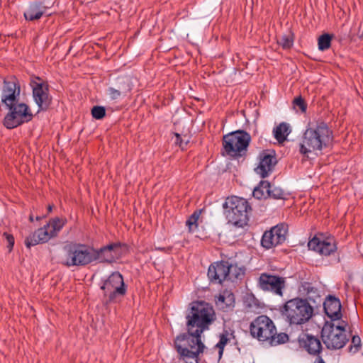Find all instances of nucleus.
<instances>
[{
    "label": "nucleus",
    "mask_w": 363,
    "mask_h": 363,
    "mask_svg": "<svg viewBox=\"0 0 363 363\" xmlns=\"http://www.w3.org/2000/svg\"><path fill=\"white\" fill-rule=\"evenodd\" d=\"M65 260L62 264L67 267L86 266L94 262V247L83 244H69L64 247Z\"/></svg>",
    "instance_id": "4"
},
{
    "label": "nucleus",
    "mask_w": 363,
    "mask_h": 363,
    "mask_svg": "<svg viewBox=\"0 0 363 363\" xmlns=\"http://www.w3.org/2000/svg\"><path fill=\"white\" fill-rule=\"evenodd\" d=\"M347 324L342 321L338 325L331 322H325L321 330V339L329 350H339L345 347L349 341L345 334Z\"/></svg>",
    "instance_id": "5"
},
{
    "label": "nucleus",
    "mask_w": 363,
    "mask_h": 363,
    "mask_svg": "<svg viewBox=\"0 0 363 363\" xmlns=\"http://www.w3.org/2000/svg\"><path fill=\"white\" fill-rule=\"evenodd\" d=\"M293 104L294 108L299 109L301 113L306 111L307 105L301 96L295 98L293 101Z\"/></svg>",
    "instance_id": "33"
},
{
    "label": "nucleus",
    "mask_w": 363,
    "mask_h": 363,
    "mask_svg": "<svg viewBox=\"0 0 363 363\" xmlns=\"http://www.w3.org/2000/svg\"><path fill=\"white\" fill-rule=\"evenodd\" d=\"M125 245L121 242H113L99 250L94 248V262L113 263L121 257Z\"/></svg>",
    "instance_id": "14"
},
{
    "label": "nucleus",
    "mask_w": 363,
    "mask_h": 363,
    "mask_svg": "<svg viewBox=\"0 0 363 363\" xmlns=\"http://www.w3.org/2000/svg\"><path fill=\"white\" fill-rule=\"evenodd\" d=\"M228 223L239 228L247 224L248 213L252 211V206H223Z\"/></svg>",
    "instance_id": "16"
},
{
    "label": "nucleus",
    "mask_w": 363,
    "mask_h": 363,
    "mask_svg": "<svg viewBox=\"0 0 363 363\" xmlns=\"http://www.w3.org/2000/svg\"><path fill=\"white\" fill-rule=\"evenodd\" d=\"M33 219H34V216L33 213H30L29 216V220L32 222V221H33Z\"/></svg>",
    "instance_id": "42"
},
{
    "label": "nucleus",
    "mask_w": 363,
    "mask_h": 363,
    "mask_svg": "<svg viewBox=\"0 0 363 363\" xmlns=\"http://www.w3.org/2000/svg\"><path fill=\"white\" fill-rule=\"evenodd\" d=\"M52 206H48V213L52 211Z\"/></svg>",
    "instance_id": "44"
},
{
    "label": "nucleus",
    "mask_w": 363,
    "mask_h": 363,
    "mask_svg": "<svg viewBox=\"0 0 363 363\" xmlns=\"http://www.w3.org/2000/svg\"><path fill=\"white\" fill-rule=\"evenodd\" d=\"M30 85L32 88L33 99L38 106V111H46L52 102L48 82L39 77L32 76Z\"/></svg>",
    "instance_id": "11"
},
{
    "label": "nucleus",
    "mask_w": 363,
    "mask_h": 363,
    "mask_svg": "<svg viewBox=\"0 0 363 363\" xmlns=\"http://www.w3.org/2000/svg\"><path fill=\"white\" fill-rule=\"evenodd\" d=\"M277 43L283 49H289L293 45L294 38L291 34L283 35L277 40Z\"/></svg>",
    "instance_id": "29"
},
{
    "label": "nucleus",
    "mask_w": 363,
    "mask_h": 363,
    "mask_svg": "<svg viewBox=\"0 0 363 363\" xmlns=\"http://www.w3.org/2000/svg\"><path fill=\"white\" fill-rule=\"evenodd\" d=\"M65 225L63 220L55 218L50 220L43 228H38L33 234L26 238L25 245L28 248L39 243L48 242L50 238L55 237Z\"/></svg>",
    "instance_id": "9"
},
{
    "label": "nucleus",
    "mask_w": 363,
    "mask_h": 363,
    "mask_svg": "<svg viewBox=\"0 0 363 363\" xmlns=\"http://www.w3.org/2000/svg\"><path fill=\"white\" fill-rule=\"evenodd\" d=\"M21 86L14 76L4 78L1 91V102L5 105H12L19 101Z\"/></svg>",
    "instance_id": "17"
},
{
    "label": "nucleus",
    "mask_w": 363,
    "mask_h": 363,
    "mask_svg": "<svg viewBox=\"0 0 363 363\" xmlns=\"http://www.w3.org/2000/svg\"><path fill=\"white\" fill-rule=\"evenodd\" d=\"M259 164L255 172L262 178L267 177L274 170L277 164L274 152L268 150L262 151L259 155Z\"/></svg>",
    "instance_id": "19"
},
{
    "label": "nucleus",
    "mask_w": 363,
    "mask_h": 363,
    "mask_svg": "<svg viewBox=\"0 0 363 363\" xmlns=\"http://www.w3.org/2000/svg\"><path fill=\"white\" fill-rule=\"evenodd\" d=\"M202 211H203V210L195 211L186 220V226H188L189 231H191L193 225H194L195 228H197V226H198L197 221H198Z\"/></svg>",
    "instance_id": "30"
},
{
    "label": "nucleus",
    "mask_w": 363,
    "mask_h": 363,
    "mask_svg": "<svg viewBox=\"0 0 363 363\" xmlns=\"http://www.w3.org/2000/svg\"><path fill=\"white\" fill-rule=\"evenodd\" d=\"M228 335H229L228 330H224L223 332L222 333H220L219 335V341L218 342L226 345L229 341Z\"/></svg>",
    "instance_id": "39"
},
{
    "label": "nucleus",
    "mask_w": 363,
    "mask_h": 363,
    "mask_svg": "<svg viewBox=\"0 0 363 363\" xmlns=\"http://www.w3.org/2000/svg\"><path fill=\"white\" fill-rule=\"evenodd\" d=\"M186 319V331L174 338V347L179 360L184 363H199L200 356L206 349L201 335L214 323L216 315L210 303L195 301L191 303Z\"/></svg>",
    "instance_id": "1"
},
{
    "label": "nucleus",
    "mask_w": 363,
    "mask_h": 363,
    "mask_svg": "<svg viewBox=\"0 0 363 363\" xmlns=\"http://www.w3.org/2000/svg\"><path fill=\"white\" fill-rule=\"evenodd\" d=\"M269 182L267 181H262L259 183V185L253 190L252 195L257 199L267 198L269 194Z\"/></svg>",
    "instance_id": "24"
},
{
    "label": "nucleus",
    "mask_w": 363,
    "mask_h": 363,
    "mask_svg": "<svg viewBox=\"0 0 363 363\" xmlns=\"http://www.w3.org/2000/svg\"><path fill=\"white\" fill-rule=\"evenodd\" d=\"M333 140V131L323 121L306 128L299 143V152L308 157L309 153L329 147Z\"/></svg>",
    "instance_id": "2"
},
{
    "label": "nucleus",
    "mask_w": 363,
    "mask_h": 363,
    "mask_svg": "<svg viewBox=\"0 0 363 363\" xmlns=\"http://www.w3.org/2000/svg\"><path fill=\"white\" fill-rule=\"evenodd\" d=\"M101 289L103 291V301L106 305L120 301L127 293V286L119 272L110 274L104 281Z\"/></svg>",
    "instance_id": "6"
},
{
    "label": "nucleus",
    "mask_w": 363,
    "mask_h": 363,
    "mask_svg": "<svg viewBox=\"0 0 363 363\" xmlns=\"http://www.w3.org/2000/svg\"><path fill=\"white\" fill-rule=\"evenodd\" d=\"M313 363H325L320 356H317Z\"/></svg>",
    "instance_id": "41"
},
{
    "label": "nucleus",
    "mask_w": 363,
    "mask_h": 363,
    "mask_svg": "<svg viewBox=\"0 0 363 363\" xmlns=\"http://www.w3.org/2000/svg\"><path fill=\"white\" fill-rule=\"evenodd\" d=\"M116 86V89H118L120 91H121V93H123L124 95H126L132 89L130 80L125 77H118L117 79Z\"/></svg>",
    "instance_id": "26"
},
{
    "label": "nucleus",
    "mask_w": 363,
    "mask_h": 363,
    "mask_svg": "<svg viewBox=\"0 0 363 363\" xmlns=\"http://www.w3.org/2000/svg\"><path fill=\"white\" fill-rule=\"evenodd\" d=\"M362 347L361 338L358 335H353L351 340V344L348 347V351L355 354L359 351Z\"/></svg>",
    "instance_id": "31"
},
{
    "label": "nucleus",
    "mask_w": 363,
    "mask_h": 363,
    "mask_svg": "<svg viewBox=\"0 0 363 363\" xmlns=\"http://www.w3.org/2000/svg\"><path fill=\"white\" fill-rule=\"evenodd\" d=\"M3 235H4V237H5V238L7 240V242H8L7 247H8L9 251L11 252L14 245V238L12 235L9 234L7 233H4Z\"/></svg>",
    "instance_id": "38"
},
{
    "label": "nucleus",
    "mask_w": 363,
    "mask_h": 363,
    "mask_svg": "<svg viewBox=\"0 0 363 363\" xmlns=\"http://www.w3.org/2000/svg\"><path fill=\"white\" fill-rule=\"evenodd\" d=\"M282 314L291 325H301L311 318L313 307L306 298H294L285 303Z\"/></svg>",
    "instance_id": "3"
},
{
    "label": "nucleus",
    "mask_w": 363,
    "mask_h": 363,
    "mask_svg": "<svg viewBox=\"0 0 363 363\" xmlns=\"http://www.w3.org/2000/svg\"><path fill=\"white\" fill-rule=\"evenodd\" d=\"M298 343L301 348H303L309 354L320 356L323 347L320 340L310 334L303 333L298 337Z\"/></svg>",
    "instance_id": "20"
},
{
    "label": "nucleus",
    "mask_w": 363,
    "mask_h": 363,
    "mask_svg": "<svg viewBox=\"0 0 363 363\" xmlns=\"http://www.w3.org/2000/svg\"><path fill=\"white\" fill-rule=\"evenodd\" d=\"M273 321L267 315H262L257 317L250 325L251 335L259 341H269L275 330Z\"/></svg>",
    "instance_id": "12"
},
{
    "label": "nucleus",
    "mask_w": 363,
    "mask_h": 363,
    "mask_svg": "<svg viewBox=\"0 0 363 363\" xmlns=\"http://www.w3.org/2000/svg\"><path fill=\"white\" fill-rule=\"evenodd\" d=\"M268 196L274 198L275 199H285L284 194L282 192L281 189H271V187L269 188V194H268Z\"/></svg>",
    "instance_id": "36"
},
{
    "label": "nucleus",
    "mask_w": 363,
    "mask_h": 363,
    "mask_svg": "<svg viewBox=\"0 0 363 363\" xmlns=\"http://www.w3.org/2000/svg\"><path fill=\"white\" fill-rule=\"evenodd\" d=\"M91 115L96 120L102 119L106 116V109L104 106H95L91 108Z\"/></svg>",
    "instance_id": "32"
},
{
    "label": "nucleus",
    "mask_w": 363,
    "mask_h": 363,
    "mask_svg": "<svg viewBox=\"0 0 363 363\" xmlns=\"http://www.w3.org/2000/svg\"><path fill=\"white\" fill-rule=\"evenodd\" d=\"M174 135L176 137L175 143L177 145H178L181 147L182 150H184L186 147V146L189 142V139H186V140L185 139L186 138V135H184V138H183L180 134L177 133H174Z\"/></svg>",
    "instance_id": "35"
},
{
    "label": "nucleus",
    "mask_w": 363,
    "mask_h": 363,
    "mask_svg": "<svg viewBox=\"0 0 363 363\" xmlns=\"http://www.w3.org/2000/svg\"><path fill=\"white\" fill-rule=\"evenodd\" d=\"M285 283V278L264 272L259 275L257 286L264 291H269L281 296Z\"/></svg>",
    "instance_id": "15"
},
{
    "label": "nucleus",
    "mask_w": 363,
    "mask_h": 363,
    "mask_svg": "<svg viewBox=\"0 0 363 363\" xmlns=\"http://www.w3.org/2000/svg\"><path fill=\"white\" fill-rule=\"evenodd\" d=\"M289 341V336L286 333H281L277 334V329L272 334V337L269 338V342L270 345L274 346L279 344H283Z\"/></svg>",
    "instance_id": "27"
},
{
    "label": "nucleus",
    "mask_w": 363,
    "mask_h": 363,
    "mask_svg": "<svg viewBox=\"0 0 363 363\" xmlns=\"http://www.w3.org/2000/svg\"><path fill=\"white\" fill-rule=\"evenodd\" d=\"M223 204H248L247 200L235 196L227 198Z\"/></svg>",
    "instance_id": "34"
},
{
    "label": "nucleus",
    "mask_w": 363,
    "mask_h": 363,
    "mask_svg": "<svg viewBox=\"0 0 363 363\" xmlns=\"http://www.w3.org/2000/svg\"><path fill=\"white\" fill-rule=\"evenodd\" d=\"M309 249L321 255L329 256L337 250L336 242L333 237L323 238V235H315L308 244Z\"/></svg>",
    "instance_id": "18"
},
{
    "label": "nucleus",
    "mask_w": 363,
    "mask_h": 363,
    "mask_svg": "<svg viewBox=\"0 0 363 363\" xmlns=\"http://www.w3.org/2000/svg\"><path fill=\"white\" fill-rule=\"evenodd\" d=\"M48 7L40 1L30 2L23 13L26 21H33L39 20L47 11Z\"/></svg>",
    "instance_id": "22"
},
{
    "label": "nucleus",
    "mask_w": 363,
    "mask_h": 363,
    "mask_svg": "<svg viewBox=\"0 0 363 363\" xmlns=\"http://www.w3.org/2000/svg\"><path fill=\"white\" fill-rule=\"evenodd\" d=\"M5 106L9 109L4 119V125L8 129H13L28 123L33 118L29 106L24 103L17 102L11 106Z\"/></svg>",
    "instance_id": "10"
},
{
    "label": "nucleus",
    "mask_w": 363,
    "mask_h": 363,
    "mask_svg": "<svg viewBox=\"0 0 363 363\" xmlns=\"http://www.w3.org/2000/svg\"><path fill=\"white\" fill-rule=\"evenodd\" d=\"M224 299H225V298L223 296H220L219 298V300H221L222 301H224Z\"/></svg>",
    "instance_id": "45"
},
{
    "label": "nucleus",
    "mask_w": 363,
    "mask_h": 363,
    "mask_svg": "<svg viewBox=\"0 0 363 363\" xmlns=\"http://www.w3.org/2000/svg\"><path fill=\"white\" fill-rule=\"evenodd\" d=\"M288 233V225L281 223L264 233L261 245L265 249H271L284 243Z\"/></svg>",
    "instance_id": "13"
},
{
    "label": "nucleus",
    "mask_w": 363,
    "mask_h": 363,
    "mask_svg": "<svg viewBox=\"0 0 363 363\" xmlns=\"http://www.w3.org/2000/svg\"><path fill=\"white\" fill-rule=\"evenodd\" d=\"M325 314L333 320H340L342 317L341 303L339 298L329 295L323 302Z\"/></svg>",
    "instance_id": "21"
},
{
    "label": "nucleus",
    "mask_w": 363,
    "mask_h": 363,
    "mask_svg": "<svg viewBox=\"0 0 363 363\" xmlns=\"http://www.w3.org/2000/svg\"><path fill=\"white\" fill-rule=\"evenodd\" d=\"M107 93L110 98L113 100L118 99L123 93L118 89L114 87H109L107 90Z\"/></svg>",
    "instance_id": "37"
},
{
    "label": "nucleus",
    "mask_w": 363,
    "mask_h": 363,
    "mask_svg": "<svg viewBox=\"0 0 363 363\" xmlns=\"http://www.w3.org/2000/svg\"><path fill=\"white\" fill-rule=\"evenodd\" d=\"M250 141V135L245 130H239L223 136V147L228 155L242 157L246 154Z\"/></svg>",
    "instance_id": "7"
},
{
    "label": "nucleus",
    "mask_w": 363,
    "mask_h": 363,
    "mask_svg": "<svg viewBox=\"0 0 363 363\" xmlns=\"http://www.w3.org/2000/svg\"><path fill=\"white\" fill-rule=\"evenodd\" d=\"M333 35L328 33L321 35L318 39V47L319 50L325 51L331 46Z\"/></svg>",
    "instance_id": "25"
},
{
    "label": "nucleus",
    "mask_w": 363,
    "mask_h": 363,
    "mask_svg": "<svg viewBox=\"0 0 363 363\" xmlns=\"http://www.w3.org/2000/svg\"><path fill=\"white\" fill-rule=\"evenodd\" d=\"M242 269L228 261H220L211 264L208 270V277L211 282L221 284L226 279H238Z\"/></svg>",
    "instance_id": "8"
},
{
    "label": "nucleus",
    "mask_w": 363,
    "mask_h": 363,
    "mask_svg": "<svg viewBox=\"0 0 363 363\" xmlns=\"http://www.w3.org/2000/svg\"><path fill=\"white\" fill-rule=\"evenodd\" d=\"M302 287L309 299H312L315 297H318L319 298H320V296L318 295V289L316 287H314L311 283L306 281L303 282L302 284Z\"/></svg>",
    "instance_id": "28"
},
{
    "label": "nucleus",
    "mask_w": 363,
    "mask_h": 363,
    "mask_svg": "<svg viewBox=\"0 0 363 363\" xmlns=\"http://www.w3.org/2000/svg\"><path fill=\"white\" fill-rule=\"evenodd\" d=\"M290 132L289 126L286 123H280L273 130L274 136L279 143L285 141Z\"/></svg>",
    "instance_id": "23"
},
{
    "label": "nucleus",
    "mask_w": 363,
    "mask_h": 363,
    "mask_svg": "<svg viewBox=\"0 0 363 363\" xmlns=\"http://www.w3.org/2000/svg\"><path fill=\"white\" fill-rule=\"evenodd\" d=\"M225 346V345H224L221 342H219L216 345V347L219 349V359L221 358Z\"/></svg>",
    "instance_id": "40"
},
{
    "label": "nucleus",
    "mask_w": 363,
    "mask_h": 363,
    "mask_svg": "<svg viewBox=\"0 0 363 363\" xmlns=\"http://www.w3.org/2000/svg\"><path fill=\"white\" fill-rule=\"evenodd\" d=\"M45 216L43 215V216H36L35 217V219L37 220H39L40 219H41L42 218H44Z\"/></svg>",
    "instance_id": "43"
}]
</instances>
